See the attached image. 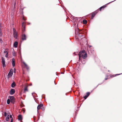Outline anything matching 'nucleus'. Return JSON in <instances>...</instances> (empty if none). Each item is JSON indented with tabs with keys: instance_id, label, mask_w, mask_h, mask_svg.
Listing matches in <instances>:
<instances>
[{
	"instance_id": "f257e3e1",
	"label": "nucleus",
	"mask_w": 122,
	"mask_h": 122,
	"mask_svg": "<svg viewBox=\"0 0 122 122\" xmlns=\"http://www.w3.org/2000/svg\"><path fill=\"white\" fill-rule=\"evenodd\" d=\"M79 57V60L80 61L81 58L82 57L83 59H85L86 58L87 56V54L86 52L84 50H83L82 51H80L79 52L78 54Z\"/></svg>"
},
{
	"instance_id": "f03ea898",
	"label": "nucleus",
	"mask_w": 122,
	"mask_h": 122,
	"mask_svg": "<svg viewBox=\"0 0 122 122\" xmlns=\"http://www.w3.org/2000/svg\"><path fill=\"white\" fill-rule=\"evenodd\" d=\"M99 10L98 9L91 13L92 18L93 19L95 16L96 15L98 12Z\"/></svg>"
},
{
	"instance_id": "7ed1b4c3",
	"label": "nucleus",
	"mask_w": 122,
	"mask_h": 122,
	"mask_svg": "<svg viewBox=\"0 0 122 122\" xmlns=\"http://www.w3.org/2000/svg\"><path fill=\"white\" fill-rule=\"evenodd\" d=\"M13 74V70L12 69L10 70V72H9L7 77L8 78H9L10 77H11Z\"/></svg>"
},
{
	"instance_id": "20e7f679",
	"label": "nucleus",
	"mask_w": 122,
	"mask_h": 122,
	"mask_svg": "<svg viewBox=\"0 0 122 122\" xmlns=\"http://www.w3.org/2000/svg\"><path fill=\"white\" fill-rule=\"evenodd\" d=\"M9 98L11 102L13 103H14L15 102V98L14 97L10 96Z\"/></svg>"
},
{
	"instance_id": "39448f33",
	"label": "nucleus",
	"mask_w": 122,
	"mask_h": 122,
	"mask_svg": "<svg viewBox=\"0 0 122 122\" xmlns=\"http://www.w3.org/2000/svg\"><path fill=\"white\" fill-rule=\"evenodd\" d=\"M1 59L3 65V67H5L6 66L5 58L3 57H2L1 58Z\"/></svg>"
},
{
	"instance_id": "423d86ee",
	"label": "nucleus",
	"mask_w": 122,
	"mask_h": 122,
	"mask_svg": "<svg viewBox=\"0 0 122 122\" xmlns=\"http://www.w3.org/2000/svg\"><path fill=\"white\" fill-rule=\"evenodd\" d=\"M113 1L111 2L110 3H108L105 5L102 6L99 9V10L100 11H101L102 10H103L104 9V8H105V7H106L107 6V4H108L112 2Z\"/></svg>"
},
{
	"instance_id": "0eeeda50",
	"label": "nucleus",
	"mask_w": 122,
	"mask_h": 122,
	"mask_svg": "<svg viewBox=\"0 0 122 122\" xmlns=\"http://www.w3.org/2000/svg\"><path fill=\"white\" fill-rule=\"evenodd\" d=\"M13 35L14 38L17 39V33L15 30L14 29H13Z\"/></svg>"
},
{
	"instance_id": "6e6552de",
	"label": "nucleus",
	"mask_w": 122,
	"mask_h": 122,
	"mask_svg": "<svg viewBox=\"0 0 122 122\" xmlns=\"http://www.w3.org/2000/svg\"><path fill=\"white\" fill-rule=\"evenodd\" d=\"M21 36L22 39L23 40H26V36L25 34L23 33L22 35Z\"/></svg>"
},
{
	"instance_id": "1a4fd4ad",
	"label": "nucleus",
	"mask_w": 122,
	"mask_h": 122,
	"mask_svg": "<svg viewBox=\"0 0 122 122\" xmlns=\"http://www.w3.org/2000/svg\"><path fill=\"white\" fill-rule=\"evenodd\" d=\"M15 90L14 89H12L10 92V95H12L15 92Z\"/></svg>"
},
{
	"instance_id": "9d476101",
	"label": "nucleus",
	"mask_w": 122,
	"mask_h": 122,
	"mask_svg": "<svg viewBox=\"0 0 122 122\" xmlns=\"http://www.w3.org/2000/svg\"><path fill=\"white\" fill-rule=\"evenodd\" d=\"M43 106V105L42 104H40L38 105L37 107V112H38V110L40 109Z\"/></svg>"
},
{
	"instance_id": "9b49d317",
	"label": "nucleus",
	"mask_w": 122,
	"mask_h": 122,
	"mask_svg": "<svg viewBox=\"0 0 122 122\" xmlns=\"http://www.w3.org/2000/svg\"><path fill=\"white\" fill-rule=\"evenodd\" d=\"M22 27L23 28V30H22L23 32L25 31V23L24 22H23L22 23Z\"/></svg>"
},
{
	"instance_id": "f8f14e48",
	"label": "nucleus",
	"mask_w": 122,
	"mask_h": 122,
	"mask_svg": "<svg viewBox=\"0 0 122 122\" xmlns=\"http://www.w3.org/2000/svg\"><path fill=\"white\" fill-rule=\"evenodd\" d=\"M18 120L19 121H21L22 119V116L21 115H19L18 116Z\"/></svg>"
},
{
	"instance_id": "ddd939ff",
	"label": "nucleus",
	"mask_w": 122,
	"mask_h": 122,
	"mask_svg": "<svg viewBox=\"0 0 122 122\" xmlns=\"http://www.w3.org/2000/svg\"><path fill=\"white\" fill-rule=\"evenodd\" d=\"M12 66L13 67H14V66H15V59L14 58H13L12 59Z\"/></svg>"
},
{
	"instance_id": "4468645a",
	"label": "nucleus",
	"mask_w": 122,
	"mask_h": 122,
	"mask_svg": "<svg viewBox=\"0 0 122 122\" xmlns=\"http://www.w3.org/2000/svg\"><path fill=\"white\" fill-rule=\"evenodd\" d=\"M16 84L15 82L14 81H13L11 84V87L12 88H14Z\"/></svg>"
},
{
	"instance_id": "2eb2a0df",
	"label": "nucleus",
	"mask_w": 122,
	"mask_h": 122,
	"mask_svg": "<svg viewBox=\"0 0 122 122\" xmlns=\"http://www.w3.org/2000/svg\"><path fill=\"white\" fill-rule=\"evenodd\" d=\"M18 44V43L16 41L15 42L14 44V46L15 48L17 47Z\"/></svg>"
},
{
	"instance_id": "dca6fc26",
	"label": "nucleus",
	"mask_w": 122,
	"mask_h": 122,
	"mask_svg": "<svg viewBox=\"0 0 122 122\" xmlns=\"http://www.w3.org/2000/svg\"><path fill=\"white\" fill-rule=\"evenodd\" d=\"M23 63L25 65V67L26 68V69L28 70H29V67L25 62H24Z\"/></svg>"
},
{
	"instance_id": "f3484780",
	"label": "nucleus",
	"mask_w": 122,
	"mask_h": 122,
	"mask_svg": "<svg viewBox=\"0 0 122 122\" xmlns=\"http://www.w3.org/2000/svg\"><path fill=\"white\" fill-rule=\"evenodd\" d=\"M9 114H10L9 113H8L7 114L8 116L6 118V120L7 121H8L9 119Z\"/></svg>"
},
{
	"instance_id": "a211bd4d",
	"label": "nucleus",
	"mask_w": 122,
	"mask_h": 122,
	"mask_svg": "<svg viewBox=\"0 0 122 122\" xmlns=\"http://www.w3.org/2000/svg\"><path fill=\"white\" fill-rule=\"evenodd\" d=\"M28 86H27L25 87L24 90V91H28Z\"/></svg>"
},
{
	"instance_id": "6ab92c4d",
	"label": "nucleus",
	"mask_w": 122,
	"mask_h": 122,
	"mask_svg": "<svg viewBox=\"0 0 122 122\" xmlns=\"http://www.w3.org/2000/svg\"><path fill=\"white\" fill-rule=\"evenodd\" d=\"M83 24H85L87 23V21L86 20L84 19L83 20Z\"/></svg>"
},
{
	"instance_id": "aec40b11",
	"label": "nucleus",
	"mask_w": 122,
	"mask_h": 122,
	"mask_svg": "<svg viewBox=\"0 0 122 122\" xmlns=\"http://www.w3.org/2000/svg\"><path fill=\"white\" fill-rule=\"evenodd\" d=\"M10 100L9 99H8L7 101V104H9L10 103Z\"/></svg>"
},
{
	"instance_id": "412c9836",
	"label": "nucleus",
	"mask_w": 122,
	"mask_h": 122,
	"mask_svg": "<svg viewBox=\"0 0 122 122\" xmlns=\"http://www.w3.org/2000/svg\"><path fill=\"white\" fill-rule=\"evenodd\" d=\"M90 94V93L89 92H88L86 93V95L87 96V97H88Z\"/></svg>"
},
{
	"instance_id": "4be33fe9",
	"label": "nucleus",
	"mask_w": 122,
	"mask_h": 122,
	"mask_svg": "<svg viewBox=\"0 0 122 122\" xmlns=\"http://www.w3.org/2000/svg\"><path fill=\"white\" fill-rule=\"evenodd\" d=\"M8 52H7L5 55V56L6 58H8Z\"/></svg>"
},
{
	"instance_id": "5701e85b",
	"label": "nucleus",
	"mask_w": 122,
	"mask_h": 122,
	"mask_svg": "<svg viewBox=\"0 0 122 122\" xmlns=\"http://www.w3.org/2000/svg\"><path fill=\"white\" fill-rule=\"evenodd\" d=\"M115 76H116V75H111L110 76L111 77H114Z\"/></svg>"
},
{
	"instance_id": "b1692460",
	"label": "nucleus",
	"mask_w": 122,
	"mask_h": 122,
	"mask_svg": "<svg viewBox=\"0 0 122 122\" xmlns=\"http://www.w3.org/2000/svg\"><path fill=\"white\" fill-rule=\"evenodd\" d=\"M88 97H87V96L86 95L84 97V98L85 99H86Z\"/></svg>"
},
{
	"instance_id": "393cba45",
	"label": "nucleus",
	"mask_w": 122,
	"mask_h": 122,
	"mask_svg": "<svg viewBox=\"0 0 122 122\" xmlns=\"http://www.w3.org/2000/svg\"><path fill=\"white\" fill-rule=\"evenodd\" d=\"M4 116L5 117H6L7 116V114L6 112H5L4 113Z\"/></svg>"
},
{
	"instance_id": "a878e982",
	"label": "nucleus",
	"mask_w": 122,
	"mask_h": 122,
	"mask_svg": "<svg viewBox=\"0 0 122 122\" xmlns=\"http://www.w3.org/2000/svg\"><path fill=\"white\" fill-rule=\"evenodd\" d=\"M41 109H42L43 111H44L45 110L44 108L43 107H42Z\"/></svg>"
},
{
	"instance_id": "bb28decb",
	"label": "nucleus",
	"mask_w": 122,
	"mask_h": 122,
	"mask_svg": "<svg viewBox=\"0 0 122 122\" xmlns=\"http://www.w3.org/2000/svg\"><path fill=\"white\" fill-rule=\"evenodd\" d=\"M2 35V32H0V36H1Z\"/></svg>"
},
{
	"instance_id": "cd10ccee",
	"label": "nucleus",
	"mask_w": 122,
	"mask_h": 122,
	"mask_svg": "<svg viewBox=\"0 0 122 122\" xmlns=\"http://www.w3.org/2000/svg\"><path fill=\"white\" fill-rule=\"evenodd\" d=\"M122 74V73H121V74H117L116 75H116V76H118V75H119L121 74Z\"/></svg>"
},
{
	"instance_id": "c85d7f7f",
	"label": "nucleus",
	"mask_w": 122,
	"mask_h": 122,
	"mask_svg": "<svg viewBox=\"0 0 122 122\" xmlns=\"http://www.w3.org/2000/svg\"><path fill=\"white\" fill-rule=\"evenodd\" d=\"M3 41L2 39H0V42H1V43H2V42Z\"/></svg>"
},
{
	"instance_id": "c756f323",
	"label": "nucleus",
	"mask_w": 122,
	"mask_h": 122,
	"mask_svg": "<svg viewBox=\"0 0 122 122\" xmlns=\"http://www.w3.org/2000/svg\"><path fill=\"white\" fill-rule=\"evenodd\" d=\"M23 19L24 20H26V19H25L24 17H23Z\"/></svg>"
},
{
	"instance_id": "7c9ffc66",
	"label": "nucleus",
	"mask_w": 122,
	"mask_h": 122,
	"mask_svg": "<svg viewBox=\"0 0 122 122\" xmlns=\"http://www.w3.org/2000/svg\"><path fill=\"white\" fill-rule=\"evenodd\" d=\"M10 118H11V119L12 118V116L11 115H10Z\"/></svg>"
},
{
	"instance_id": "2f4dec72",
	"label": "nucleus",
	"mask_w": 122,
	"mask_h": 122,
	"mask_svg": "<svg viewBox=\"0 0 122 122\" xmlns=\"http://www.w3.org/2000/svg\"><path fill=\"white\" fill-rule=\"evenodd\" d=\"M15 52H14V53H13V55L14 56H15Z\"/></svg>"
},
{
	"instance_id": "473e14b6",
	"label": "nucleus",
	"mask_w": 122,
	"mask_h": 122,
	"mask_svg": "<svg viewBox=\"0 0 122 122\" xmlns=\"http://www.w3.org/2000/svg\"><path fill=\"white\" fill-rule=\"evenodd\" d=\"M7 51H5H5H4V53H6V52L7 53Z\"/></svg>"
},
{
	"instance_id": "72a5a7b5",
	"label": "nucleus",
	"mask_w": 122,
	"mask_h": 122,
	"mask_svg": "<svg viewBox=\"0 0 122 122\" xmlns=\"http://www.w3.org/2000/svg\"><path fill=\"white\" fill-rule=\"evenodd\" d=\"M14 73H15L16 72V70L14 68Z\"/></svg>"
},
{
	"instance_id": "f704fd0d",
	"label": "nucleus",
	"mask_w": 122,
	"mask_h": 122,
	"mask_svg": "<svg viewBox=\"0 0 122 122\" xmlns=\"http://www.w3.org/2000/svg\"><path fill=\"white\" fill-rule=\"evenodd\" d=\"M13 120L12 118L11 119V120L10 122H13Z\"/></svg>"
},
{
	"instance_id": "c9c22d12",
	"label": "nucleus",
	"mask_w": 122,
	"mask_h": 122,
	"mask_svg": "<svg viewBox=\"0 0 122 122\" xmlns=\"http://www.w3.org/2000/svg\"><path fill=\"white\" fill-rule=\"evenodd\" d=\"M2 32L1 29L0 28V32Z\"/></svg>"
},
{
	"instance_id": "e433bc0d",
	"label": "nucleus",
	"mask_w": 122,
	"mask_h": 122,
	"mask_svg": "<svg viewBox=\"0 0 122 122\" xmlns=\"http://www.w3.org/2000/svg\"><path fill=\"white\" fill-rule=\"evenodd\" d=\"M92 46H89V47L90 48Z\"/></svg>"
},
{
	"instance_id": "4c0bfd02",
	"label": "nucleus",
	"mask_w": 122,
	"mask_h": 122,
	"mask_svg": "<svg viewBox=\"0 0 122 122\" xmlns=\"http://www.w3.org/2000/svg\"><path fill=\"white\" fill-rule=\"evenodd\" d=\"M107 78H106L105 79V80H107Z\"/></svg>"
},
{
	"instance_id": "58836bf2",
	"label": "nucleus",
	"mask_w": 122,
	"mask_h": 122,
	"mask_svg": "<svg viewBox=\"0 0 122 122\" xmlns=\"http://www.w3.org/2000/svg\"><path fill=\"white\" fill-rule=\"evenodd\" d=\"M80 34H79V36H80Z\"/></svg>"
},
{
	"instance_id": "ea45409f",
	"label": "nucleus",
	"mask_w": 122,
	"mask_h": 122,
	"mask_svg": "<svg viewBox=\"0 0 122 122\" xmlns=\"http://www.w3.org/2000/svg\"><path fill=\"white\" fill-rule=\"evenodd\" d=\"M32 95H33V93H32Z\"/></svg>"
}]
</instances>
